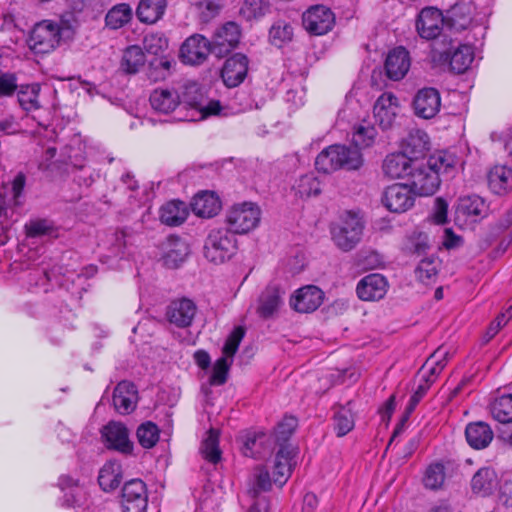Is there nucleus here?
Here are the masks:
<instances>
[{"label": "nucleus", "mask_w": 512, "mask_h": 512, "mask_svg": "<svg viewBox=\"0 0 512 512\" xmlns=\"http://www.w3.org/2000/svg\"><path fill=\"white\" fill-rule=\"evenodd\" d=\"M236 250V239L228 229L217 228L209 232L204 245V255L208 261L223 263L231 259Z\"/></svg>", "instance_id": "nucleus-4"}, {"label": "nucleus", "mask_w": 512, "mask_h": 512, "mask_svg": "<svg viewBox=\"0 0 512 512\" xmlns=\"http://www.w3.org/2000/svg\"><path fill=\"white\" fill-rule=\"evenodd\" d=\"M191 208L197 216L211 218L220 211L221 202L215 193L203 191L193 198Z\"/></svg>", "instance_id": "nucleus-30"}, {"label": "nucleus", "mask_w": 512, "mask_h": 512, "mask_svg": "<svg viewBox=\"0 0 512 512\" xmlns=\"http://www.w3.org/2000/svg\"><path fill=\"white\" fill-rule=\"evenodd\" d=\"M441 107V97L437 89L426 87L420 89L413 99V109L416 116L423 119L434 118Z\"/></svg>", "instance_id": "nucleus-14"}, {"label": "nucleus", "mask_w": 512, "mask_h": 512, "mask_svg": "<svg viewBox=\"0 0 512 512\" xmlns=\"http://www.w3.org/2000/svg\"><path fill=\"white\" fill-rule=\"evenodd\" d=\"M145 64V54L141 47L129 46L123 53L121 68L128 74H135Z\"/></svg>", "instance_id": "nucleus-42"}, {"label": "nucleus", "mask_w": 512, "mask_h": 512, "mask_svg": "<svg viewBox=\"0 0 512 512\" xmlns=\"http://www.w3.org/2000/svg\"><path fill=\"white\" fill-rule=\"evenodd\" d=\"M245 335V329L241 326H238L234 328V330L231 332V334L228 336L222 352V357H227L228 359H233V356L238 350L239 344L242 341L243 337Z\"/></svg>", "instance_id": "nucleus-57"}, {"label": "nucleus", "mask_w": 512, "mask_h": 512, "mask_svg": "<svg viewBox=\"0 0 512 512\" xmlns=\"http://www.w3.org/2000/svg\"><path fill=\"white\" fill-rule=\"evenodd\" d=\"M159 434L160 430L158 426L151 421L142 423L136 431L139 444L146 449H150L156 445L159 440Z\"/></svg>", "instance_id": "nucleus-49"}, {"label": "nucleus", "mask_w": 512, "mask_h": 512, "mask_svg": "<svg viewBox=\"0 0 512 512\" xmlns=\"http://www.w3.org/2000/svg\"><path fill=\"white\" fill-rule=\"evenodd\" d=\"M445 480V468L440 463L431 464L425 473L423 482L426 488L439 489Z\"/></svg>", "instance_id": "nucleus-52"}, {"label": "nucleus", "mask_w": 512, "mask_h": 512, "mask_svg": "<svg viewBox=\"0 0 512 512\" xmlns=\"http://www.w3.org/2000/svg\"><path fill=\"white\" fill-rule=\"evenodd\" d=\"M188 254V247L180 238L170 237L168 239V250L164 255L165 265L171 268L182 263Z\"/></svg>", "instance_id": "nucleus-40"}, {"label": "nucleus", "mask_w": 512, "mask_h": 512, "mask_svg": "<svg viewBox=\"0 0 512 512\" xmlns=\"http://www.w3.org/2000/svg\"><path fill=\"white\" fill-rule=\"evenodd\" d=\"M74 181L79 186L89 187L94 182L93 171L90 167L85 165L74 166Z\"/></svg>", "instance_id": "nucleus-61"}, {"label": "nucleus", "mask_w": 512, "mask_h": 512, "mask_svg": "<svg viewBox=\"0 0 512 512\" xmlns=\"http://www.w3.org/2000/svg\"><path fill=\"white\" fill-rule=\"evenodd\" d=\"M26 230L29 237H38L50 234L52 226L46 220H37L27 224Z\"/></svg>", "instance_id": "nucleus-63"}, {"label": "nucleus", "mask_w": 512, "mask_h": 512, "mask_svg": "<svg viewBox=\"0 0 512 512\" xmlns=\"http://www.w3.org/2000/svg\"><path fill=\"white\" fill-rule=\"evenodd\" d=\"M212 54L209 39L201 34L189 36L181 45L179 57L184 64L198 66Z\"/></svg>", "instance_id": "nucleus-9"}, {"label": "nucleus", "mask_w": 512, "mask_h": 512, "mask_svg": "<svg viewBox=\"0 0 512 512\" xmlns=\"http://www.w3.org/2000/svg\"><path fill=\"white\" fill-rule=\"evenodd\" d=\"M151 107L163 114L173 112L180 104V95L174 88H156L149 97Z\"/></svg>", "instance_id": "nucleus-27"}, {"label": "nucleus", "mask_w": 512, "mask_h": 512, "mask_svg": "<svg viewBox=\"0 0 512 512\" xmlns=\"http://www.w3.org/2000/svg\"><path fill=\"white\" fill-rule=\"evenodd\" d=\"M201 453L210 463L216 464L221 460L219 435L216 430L210 429L208 431L207 437L202 442Z\"/></svg>", "instance_id": "nucleus-47"}, {"label": "nucleus", "mask_w": 512, "mask_h": 512, "mask_svg": "<svg viewBox=\"0 0 512 512\" xmlns=\"http://www.w3.org/2000/svg\"><path fill=\"white\" fill-rule=\"evenodd\" d=\"M181 103L195 110L200 119L210 115H218L222 109L220 102L217 100H211L206 103L203 94L195 83L185 86Z\"/></svg>", "instance_id": "nucleus-12"}, {"label": "nucleus", "mask_w": 512, "mask_h": 512, "mask_svg": "<svg viewBox=\"0 0 512 512\" xmlns=\"http://www.w3.org/2000/svg\"><path fill=\"white\" fill-rule=\"evenodd\" d=\"M19 86L14 74L6 73L0 76V97L11 96L15 91L18 92Z\"/></svg>", "instance_id": "nucleus-62"}, {"label": "nucleus", "mask_w": 512, "mask_h": 512, "mask_svg": "<svg viewBox=\"0 0 512 512\" xmlns=\"http://www.w3.org/2000/svg\"><path fill=\"white\" fill-rule=\"evenodd\" d=\"M61 27L52 21L37 23L31 31L29 46L35 53H49L60 43Z\"/></svg>", "instance_id": "nucleus-6"}, {"label": "nucleus", "mask_w": 512, "mask_h": 512, "mask_svg": "<svg viewBox=\"0 0 512 512\" xmlns=\"http://www.w3.org/2000/svg\"><path fill=\"white\" fill-rule=\"evenodd\" d=\"M429 248L428 236L423 232H413L408 239V249L417 255L426 253Z\"/></svg>", "instance_id": "nucleus-60"}, {"label": "nucleus", "mask_w": 512, "mask_h": 512, "mask_svg": "<svg viewBox=\"0 0 512 512\" xmlns=\"http://www.w3.org/2000/svg\"><path fill=\"white\" fill-rule=\"evenodd\" d=\"M457 163L458 158L455 154L448 151H439L429 158L427 164L440 176V174H449L453 171Z\"/></svg>", "instance_id": "nucleus-44"}, {"label": "nucleus", "mask_w": 512, "mask_h": 512, "mask_svg": "<svg viewBox=\"0 0 512 512\" xmlns=\"http://www.w3.org/2000/svg\"><path fill=\"white\" fill-rule=\"evenodd\" d=\"M269 9V0H244L240 13L248 20H251L264 16Z\"/></svg>", "instance_id": "nucleus-51"}, {"label": "nucleus", "mask_w": 512, "mask_h": 512, "mask_svg": "<svg viewBox=\"0 0 512 512\" xmlns=\"http://www.w3.org/2000/svg\"><path fill=\"white\" fill-rule=\"evenodd\" d=\"M131 236L124 230L116 231L109 238V251L115 257H122L126 254Z\"/></svg>", "instance_id": "nucleus-54"}, {"label": "nucleus", "mask_w": 512, "mask_h": 512, "mask_svg": "<svg viewBox=\"0 0 512 512\" xmlns=\"http://www.w3.org/2000/svg\"><path fill=\"white\" fill-rule=\"evenodd\" d=\"M364 227L363 218L348 211L342 216L340 223L331 227L332 240L340 250L349 252L361 241Z\"/></svg>", "instance_id": "nucleus-3"}, {"label": "nucleus", "mask_w": 512, "mask_h": 512, "mask_svg": "<svg viewBox=\"0 0 512 512\" xmlns=\"http://www.w3.org/2000/svg\"><path fill=\"white\" fill-rule=\"evenodd\" d=\"M490 412L500 423L512 422V394L496 398L490 405Z\"/></svg>", "instance_id": "nucleus-46"}, {"label": "nucleus", "mask_w": 512, "mask_h": 512, "mask_svg": "<svg viewBox=\"0 0 512 512\" xmlns=\"http://www.w3.org/2000/svg\"><path fill=\"white\" fill-rule=\"evenodd\" d=\"M490 190L504 195L512 190V169L505 165H495L487 175Z\"/></svg>", "instance_id": "nucleus-29"}, {"label": "nucleus", "mask_w": 512, "mask_h": 512, "mask_svg": "<svg viewBox=\"0 0 512 512\" xmlns=\"http://www.w3.org/2000/svg\"><path fill=\"white\" fill-rule=\"evenodd\" d=\"M297 426V419L293 416L284 417L274 432H247L242 436V452L251 458H264L276 450L272 461L274 482L282 487L291 476L295 465L296 448L289 443Z\"/></svg>", "instance_id": "nucleus-1"}, {"label": "nucleus", "mask_w": 512, "mask_h": 512, "mask_svg": "<svg viewBox=\"0 0 512 512\" xmlns=\"http://www.w3.org/2000/svg\"><path fill=\"white\" fill-rule=\"evenodd\" d=\"M440 185V178L428 165L416 168L411 173V187L415 195H433Z\"/></svg>", "instance_id": "nucleus-21"}, {"label": "nucleus", "mask_w": 512, "mask_h": 512, "mask_svg": "<svg viewBox=\"0 0 512 512\" xmlns=\"http://www.w3.org/2000/svg\"><path fill=\"white\" fill-rule=\"evenodd\" d=\"M122 481V467L117 461H108L99 471L98 483L103 491L115 490Z\"/></svg>", "instance_id": "nucleus-35"}, {"label": "nucleus", "mask_w": 512, "mask_h": 512, "mask_svg": "<svg viewBox=\"0 0 512 512\" xmlns=\"http://www.w3.org/2000/svg\"><path fill=\"white\" fill-rule=\"evenodd\" d=\"M465 437L470 447L476 450L485 449L494 438L490 425L483 421L471 422L466 426Z\"/></svg>", "instance_id": "nucleus-28"}, {"label": "nucleus", "mask_w": 512, "mask_h": 512, "mask_svg": "<svg viewBox=\"0 0 512 512\" xmlns=\"http://www.w3.org/2000/svg\"><path fill=\"white\" fill-rule=\"evenodd\" d=\"M377 130L370 122L363 121L354 128L352 142L357 149L368 148L375 143Z\"/></svg>", "instance_id": "nucleus-41"}, {"label": "nucleus", "mask_w": 512, "mask_h": 512, "mask_svg": "<svg viewBox=\"0 0 512 512\" xmlns=\"http://www.w3.org/2000/svg\"><path fill=\"white\" fill-rule=\"evenodd\" d=\"M241 28L234 21H228L216 28L209 39L212 54L217 58L226 57L239 44Z\"/></svg>", "instance_id": "nucleus-7"}, {"label": "nucleus", "mask_w": 512, "mask_h": 512, "mask_svg": "<svg viewBox=\"0 0 512 512\" xmlns=\"http://www.w3.org/2000/svg\"><path fill=\"white\" fill-rule=\"evenodd\" d=\"M411 60L409 52L402 46L391 50L385 60V71L389 79L398 81L409 71Z\"/></svg>", "instance_id": "nucleus-23"}, {"label": "nucleus", "mask_w": 512, "mask_h": 512, "mask_svg": "<svg viewBox=\"0 0 512 512\" xmlns=\"http://www.w3.org/2000/svg\"><path fill=\"white\" fill-rule=\"evenodd\" d=\"M388 283L381 274L373 273L365 276L357 285V295L364 301H377L387 293Z\"/></svg>", "instance_id": "nucleus-22"}, {"label": "nucleus", "mask_w": 512, "mask_h": 512, "mask_svg": "<svg viewBox=\"0 0 512 512\" xmlns=\"http://www.w3.org/2000/svg\"><path fill=\"white\" fill-rule=\"evenodd\" d=\"M133 15V10L127 3H120L113 6L105 17L106 26L116 30L126 25Z\"/></svg>", "instance_id": "nucleus-39"}, {"label": "nucleus", "mask_w": 512, "mask_h": 512, "mask_svg": "<svg viewBox=\"0 0 512 512\" xmlns=\"http://www.w3.org/2000/svg\"><path fill=\"white\" fill-rule=\"evenodd\" d=\"M197 312L196 304L188 298H180L171 301L166 308L168 321L178 328L191 326Z\"/></svg>", "instance_id": "nucleus-16"}, {"label": "nucleus", "mask_w": 512, "mask_h": 512, "mask_svg": "<svg viewBox=\"0 0 512 512\" xmlns=\"http://www.w3.org/2000/svg\"><path fill=\"white\" fill-rule=\"evenodd\" d=\"M429 137L420 129L411 130L403 140L402 153L411 161L422 158L429 150Z\"/></svg>", "instance_id": "nucleus-26"}, {"label": "nucleus", "mask_w": 512, "mask_h": 512, "mask_svg": "<svg viewBox=\"0 0 512 512\" xmlns=\"http://www.w3.org/2000/svg\"><path fill=\"white\" fill-rule=\"evenodd\" d=\"M233 359L220 357L214 363L212 374L210 376V384L214 386L223 385L227 381L228 373Z\"/></svg>", "instance_id": "nucleus-53"}, {"label": "nucleus", "mask_w": 512, "mask_h": 512, "mask_svg": "<svg viewBox=\"0 0 512 512\" xmlns=\"http://www.w3.org/2000/svg\"><path fill=\"white\" fill-rule=\"evenodd\" d=\"M320 191V183L313 175H304L299 179L297 184V194L300 197L316 196Z\"/></svg>", "instance_id": "nucleus-56"}, {"label": "nucleus", "mask_w": 512, "mask_h": 512, "mask_svg": "<svg viewBox=\"0 0 512 512\" xmlns=\"http://www.w3.org/2000/svg\"><path fill=\"white\" fill-rule=\"evenodd\" d=\"M148 505L146 484L140 479L126 482L122 488L121 506L123 512H145Z\"/></svg>", "instance_id": "nucleus-11"}, {"label": "nucleus", "mask_w": 512, "mask_h": 512, "mask_svg": "<svg viewBox=\"0 0 512 512\" xmlns=\"http://www.w3.org/2000/svg\"><path fill=\"white\" fill-rule=\"evenodd\" d=\"M168 48L167 39L161 34H147L143 40V49L151 55H160Z\"/></svg>", "instance_id": "nucleus-55"}, {"label": "nucleus", "mask_w": 512, "mask_h": 512, "mask_svg": "<svg viewBox=\"0 0 512 512\" xmlns=\"http://www.w3.org/2000/svg\"><path fill=\"white\" fill-rule=\"evenodd\" d=\"M351 404L348 402L346 406H339L334 413V430L338 437L345 436L354 428Z\"/></svg>", "instance_id": "nucleus-43"}, {"label": "nucleus", "mask_w": 512, "mask_h": 512, "mask_svg": "<svg viewBox=\"0 0 512 512\" xmlns=\"http://www.w3.org/2000/svg\"><path fill=\"white\" fill-rule=\"evenodd\" d=\"M415 202V193L411 186L396 183L385 189L382 195L383 205L393 213H404Z\"/></svg>", "instance_id": "nucleus-10"}, {"label": "nucleus", "mask_w": 512, "mask_h": 512, "mask_svg": "<svg viewBox=\"0 0 512 512\" xmlns=\"http://www.w3.org/2000/svg\"><path fill=\"white\" fill-rule=\"evenodd\" d=\"M248 58L242 53H236L228 58L221 70V78L229 88L240 85L248 72Z\"/></svg>", "instance_id": "nucleus-18"}, {"label": "nucleus", "mask_w": 512, "mask_h": 512, "mask_svg": "<svg viewBox=\"0 0 512 512\" xmlns=\"http://www.w3.org/2000/svg\"><path fill=\"white\" fill-rule=\"evenodd\" d=\"M271 472L267 467H258L255 472V486L250 491L256 501L250 507L249 512H268V500L265 497H258V494L263 491H268L272 482H274L273 468L270 466Z\"/></svg>", "instance_id": "nucleus-24"}, {"label": "nucleus", "mask_w": 512, "mask_h": 512, "mask_svg": "<svg viewBox=\"0 0 512 512\" xmlns=\"http://www.w3.org/2000/svg\"><path fill=\"white\" fill-rule=\"evenodd\" d=\"M188 214V208L184 202L173 200L161 207L160 220L168 226H179L185 222Z\"/></svg>", "instance_id": "nucleus-33"}, {"label": "nucleus", "mask_w": 512, "mask_h": 512, "mask_svg": "<svg viewBox=\"0 0 512 512\" xmlns=\"http://www.w3.org/2000/svg\"><path fill=\"white\" fill-rule=\"evenodd\" d=\"M323 300L324 292L317 286L308 285L296 291L290 304L297 312L311 313L322 304Z\"/></svg>", "instance_id": "nucleus-20"}, {"label": "nucleus", "mask_w": 512, "mask_h": 512, "mask_svg": "<svg viewBox=\"0 0 512 512\" xmlns=\"http://www.w3.org/2000/svg\"><path fill=\"white\" fill-rule=\"evenodd\" d=\"M196 6L202 20L208 22L219 14L222 9V0H199Z\"/></svg>", "instance_id": "nucleus-58"}, {"label": "nucleus", "mask_w": 512, "mask_h": 512, "mask_svg": "<svg viewBox=\"0 0 512 512\" xmlns=\"http://www.w3.org/2000/svg\"><path fill=\"white\" fill-rule=\"evenodd\" d=\"M473 13L474 7L471 3H456L447 11L446 28L456 32L467 29L472 23Z\"/></svg>", "instance_id": "nucleus-25"}, {"label": "nucleus", "mask_w": 512, "mask_h": 512, "mask_svg": "<svg viewBox=\"0 0 512 512\" xmlns=\"http://www.w3.org/2000/svg\"><path fill=\"white\" fill-rule=\"evenodd\" d=\"M374 118L382 129H389L395 122L399 112L398 98L390 93H383L375 102Z\"/></svg>", "instance_id": "nucleus-19"}, {"label": "nucleus", "mask_w": 512, "mask_h": 512, "mask_svg": "<svg viewBox=\"0 0 512 512\" xmlns=\"http://www.w3.org/2000/svg\"><path fill=\"white\" fill-rule=\"evenodd\" d=\"M293 27L286 21H277L269 31V39L272 45L282 47L293 38Z\"/></svg>", "instance_id": "nucleus-48"}, {"label": "nucleus", "mask_w": 512, "mask_h": 512, "mask_svg": "<svg viewBox=\"0 0 512 512\" xmlns=\"http://www.w3.org/2000/svg\"><path fill=\"white\" fill-rule=\"evenodd\" d=\"M112 403L117 413H132L138 403V390L135 384L126 380L119 382L114 388Z\"/></svg>", "instance_id": "nucleus-17"}, {"label": "nucleus", "mask_w": 512, "mask_h": 512, "mask_svg": "<svg viewBox=\"0 0 512 512\" xmlns=\"http://www.w3.org/2000/svg\"><path fill=\"white\" fill-rule=\"evenodd\" d=\"M166 6V0H141L136 15L141 22L153 24L163 16Z\"/></svg>", "instance_id": "nucleus-36"}, {"label": "nucleus", "mask_w": 512, "mask_h": 512, "mask_svg": "<svg viewBox=\"0 0 512 512\" xmlns=\"http://www.w3.org/2000/svg\"><path fill=\"white\" fill-rule=\"evenodd\" d=\"M303 26L307 32L321 36L331 31L335 25V15L324 5H315L303 13Z\"/></svg>", "instance_id": "nucleus-8"}, {"label": "nucleus", "mask_w": 512, "mask_h": 512, "mask_svg": "<svg viewBox=\"0 0 512 512\" xmlns=\"http://www.w3.org/2000/svg\"><path fill=\"white\" fill-rule=\"evenodd\" d=\"M497 484V475L489 467L480 468L471 480L472 491L482 496L490 495L497 488Z\"/></svg>", "instance_id": "nucleus-32"}, {"label": "nucleus", "mask_w": 512, "mask_h": 512, "mask_svg": "<svg viewBox=\"0 0 512 512\" xmlns=\"http://www.w3.org/2000/svg\"><path fill=\"white\" fill-rule=\"evenodd\" d=\"M50 281L49 273L46 269H34L28 274V282L30 286H41L44 287Z\"/></svg>", "instance_id": "nucleus-64"}, {"label": "nucleus", "mask_w": 512, "mask_h": 512, "mask_svg": "<svg viewBox=\"0 0 512 512\" xmlns=\"http://www.w3.org/2000/svg\"><path fill=\"white\" fill-rule=\"evenodd\" d=\"M415 272L420 281H429L438 273L437 264L434 259H423L418 264Z\"/></svg>", "instance_id": "nucleus-59"}, {"label": "nucleus", "mask_w": 512, "mask_h": 512, "mask_svg": "<svg viewBox=\"0 0 512 512\" xmlns=\"http://www.w3.org/2000/svg\"><path fill=\"white\" fill-rule=\"evenodd\" d=\"M382 170L383 173L391 179L411 175V160L402 152L391 153L384 159Z\"/></svg>", "instance_id": "nucleus-31"}, {"label": "nucleus", "mask_w": 512, "mask_h": 512, "mask_svg": "<svg viewBox=\"0 0 512 512\" xmlns=\"http://www.w3.org/2000/svg\"><path fill=\"white\" fill-rule=\"evenodd\" d=\"M101 433L107 448L123 454L132 453L133 443L129 439V432L124 424L111 421L103 427Z\"/></svg>", "instance_id": "nucleus-13"}, {"label": "nucleus", "mask_w": 512, "mask_h": 512, "mask_svg": "<svg viewBox=\"0 0 512 512\" xmlns=\"http://www.w3.org/2000/svg\"><path fill=\"white\" fill-rule=\"evenodd\" d=\"M260 214L259 207L253 203L234 205L226 214L227 229L233 234H245L257 227Z\"/></svg>", "instance_id": "nucleus-5"}, {"label": "nucleus", "mask_w": 512, "mask_h": 512, "mask_svg": "<svg viewBox=\"0 0 512 512\" xmlns=\"http://www.w3.org/2000/svg\"><path fill=\"white\" fill-rule=\"evenodd\" d=\"M444 27H446L445 16L437 8H424L416 21L418 34L427 40L439 36Z\"/></svg>", "instance_id": "nucleus-15"}, {"label": "nucleus", "mask_w": 512, "mask_h": 512, "mask_svg": "<svg viewBox=\"0 0 512 512\" xmlns=\"http://www.w3.org/2000/svg\"><path fill=\"white\" fill-rule=\"evenodd\" d=\"M488 207L485 201L478 195H471L459 199L456 209L458 215H463L476 221L487 214Z\"/></svg>", "instance_id": "nucleus-34"}, {"label": "nucleus", "mask_w": 512, "mask_h": 512, "mask_svg": "<svg viewBox=\"0 0 512 512\" xmlns=\"http://www.w3.org/2000/svg\"><path fill=\"white\" fill-rule=\"evenodd\" d=\"M281 303L280 291L276 287H267L259 297L257 313L268 318L278 309Z\"/></svg>", "instance_id": "nucleus-38"}, {"label": "nucleus", "mask_w": 512, "mask_h": 512, "mask_svg": "<svg viewBox=\"0 0 512 512\" xmlns=\"http://www.w3.org/2000/svg\"><path fill=\"white\" fill-rule=\"evenodd\" d=\"M447 356L448 352L446 350H443L442 348L437 349L427 359L426 363L421 367L419 373H429L430 375L437 378L447 364Z\"/></svg>", "instance_id": "nucleus-50"}, {"label": "nucleus", "mask_w": 512, "mask_h": 512, "mask_svg": "<svg viewBox=\"0 0 512 512\" xmlns=\"http://www.w3.org/2000/svg\"><path fill=\"white\" fill-rule=\"evenodd\" d=\"M363 164L362 154L356 147L331 145L324 149L315 160L318 171L331 173L338 169L357 170Z\"/></svg>", "instance_id": "nucleus-2"}, {"label": "nucleus", "mask_w": 512, "mask_h": 512, "mask_svg": "<svg viewBox=\"0 0 512 512\" xmlns=\"http://www.w3.org/2000/svg\"><path fill=\"white\" fill-rule=\"evenodd\" d=\"M39 92L40 86L38 84L20 85L17 92L20 106L25 111L37 110L40 107L38 101Z\"/></svg>", "instance_id": "nucleus-45"}, {"label": "nucleus", "mask_w": 512, "mask_h": 512, "mask_svg": "<svg viewBox=\"0 0 512 512\" xmlns=\"http://www.w3.org/2000/svg\"><path fill=\"white\" fill-rule=\"evenodd\" d=\"M448 58L451 70L458 74L464 73L474 59V49L468 44L459 45Z\"/></svg>", "instance_id": "nucleus-37"}]
</instances>
